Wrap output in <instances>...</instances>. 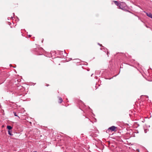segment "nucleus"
<instances>
[{"mask_svg":"<svg viewBox=\"0 0 152 152\" xmlns=\"http://www.w3.org/2000/svg\"><path fill=\"white\" fill-rule=\"evenodd\" d=\"M14 115L15 116H18L17 115L16 113L15 112H14Z\"/></svg>","mask_w":152,"mask_h":152,"instance_id":"nucleus-9","label":"nucleus"},{"mask_svg":"<svg viewBox=\"0 0 152 152\" xmlns=\"http://www.w3.org/2000/svg\"><path fill=\"white\" fill-rule=\"evenodd\" d=\"M126 7H121V8H119L120 9H121L123 10H124V11H126V10L125 9Z\"/></svg>","mask_w":152,"mask_h":152,"instance_id":"nucleus-6","label":"nucleus"},{"mask_svg":"<svg viewBox=\"0 0 152 152\" xmlns=\"http://www.w3.org/2000/svg\"><path fill=\"white\" fill-rule=\"evenodd\" d=\"M7 128L10 130L11 129H12V127L10 126H7Z\"/></svg>","mask_w":152,"mask_h":152,"instance_id":"nucleus-5","label":"nucleus"},{"mask_svg":"<svg viewBox=\"0 0 152 152\" xmlns=\"http://www.w3.org/2000/svg\"><path fill=\"white\" fill-rule=\"evenodd\" d=\"M113 2L119 8L120 4V2H118V1H113Z\"/></svg>","mask_w":152,"mask_h":152,"instance_id":"nucleus-3","label":"nucleus"},{"mask_svg":"<svg viewBox=\"0 0 152 152\" xmlns=\"http://www.w3.org/2000/svg\"><path fill=\"white\" fill-rule=\"evenodd\" d=\"M8 134L10 135H12V133H11V131H8Z\"/></svg>","mask_w":152,"mask_h":152,"instance_id":"nucleus-8","label":"nucleus"},{"mask_svg":"<svg viewBox=\"0 0 152 152\" xmlns=\"http://www.w3.org/2000/svg\"><path fill=\"white\" fill-rule=\"evenodd\" d=\"M117 127L114 126H112L110 127L109 128V129H110L112 131H116Z\"/></svg>","mask_w":152,"mask_h":152,"instance_id":"nucleus-2","label":"nucleus"},{"mask_svg":"<svg viewBox=\"0 0 152 152\" xmlns=\"http://www.w3.org/2000/svg\"><path fill=\"white\" fill-rule=\"evenodd\" d=\"M126 3L124 2H120L119 8H121L123 7H126Z\"/></svg>","mask_w":152,"mask_h":152,"instance_id":"nucleus-1","label":"nucleus"},{"mask_svg":"<svg viewBox=\"0 0 152 152\" xmlns=\"http://www.w3.org/2000/svg\"><path fill=\"white\" fill-rule=\"evenodd\" d=\"M59 103H61L63 101L62 98L61 97L59 98Z\"/></svg>","mask_w":152,"mask_h":152,"instance_id":"nucleus-7","label":"nucleus"},{"mask_svg":"<svg viewBox=\"0 0 152 152\" xmlns=\"http://www.w3.org/2000/svg\"><path fill=\"white\" fill-rule=\"evenodd\" d=\"M146 14L148 17L152 18V14L151 13H146Z\"/></svg>","mask_w":152,"mask_h":152,"instance_id":"nucleus-4","label":"nucleus"},{"mask_svg":"<svg viewBox=\"0 0 152 152\" xmlns=\"http://www.w3.org/2000/svg\"><path fill=\"white\" fill-rule=\"evenodd\" d=\"M33 152H37L36 151H33Z\"/></svg>","mask_w":152,"mask_h":152,"instance_id":"nucleus-10","label":"nucleus"}]
</instances>
